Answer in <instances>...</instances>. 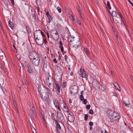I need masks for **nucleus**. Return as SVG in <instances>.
<instances>
[{"label":"nucleus","instance_id":"nucleus-13","mask_svg":"<svg viewBox=\"0 0 133 133\" xmlns=\"http://www.w3.org/2000/svg\"><path fill=\"white\" fill-rule=\"evenodd\" d=\"M62 76L60 74L59 75H56L55 77V80L56 82H58L60 84L62 81Z\"/></svg>","mask_w":133,"mask_h":133},{"label":"nucleus","instance_id":"nucleus-36","mask_svg":"<svg viewBox=\"0 0 133 133\" xmlns=\"http://www.w3.org/2000/svg\"><path fill=\"white\" fill-rule=\"evenodd\" d=\"M124 24V26L125 27L127 30H128V29H129V27L128 26L127 23L125 22L123 23Z\"/></svg>","mask_w":133,"mask_h":133},{"label":"nucleus","instance_id":"nucleus-41","mask_svg":"<svg viewBox=\"0 0 133 133\" xmlns=\"http://www.w3.org/2000/svg\"><path fill=\"white\" fill-rule=\"evenodd\" d=\"M80 99L81 101H82L84 99V97L83 95H80L79 96Z\"/></svg>","mask_w":133,"mask_h":133},{"label":"nucleus","instance_id":"nucleus-9","mask_svg":"<svg viewBox=\"0 0 133 133\" xmlns=\"http://www.w3.org/2000/svg\"><path fill=\"white\" fill-rule=\"evenodd\" d=\"M67 114H68V121L70 122H74L75 118L73 114L70 111Z\"/></svg>","mask_w":133,"mask_h":133},{"label":"nucleus","instance_id":"nucleus-7","mask_svg":"<svg viewBox=\"0 0 133 133\" xmlns=\"http://www.w3.org/2000/svg\"><path fill=\"white\" fill-rule=\"evenodd\" d=\"M81 43L79 39H78L76 40L75 42H74V43L72 44V45H71L72 47L75 48L76 49L78 47H80L81 45Z\"/></svg>","mask_w":133,"mask_h":133},{"label":"nucleus","instance_id":"nucleus-47","mask_svg":"<svg viewBox=\"0 0 133 133\" xmlns=\"http://www.w3.org/2000/svg\"><path fill=\"white\" fill-rule=\"evenodd\" d=\"M79 14L82 19H83L84 18V16L82 14L81 12H79Z\"/></svg>","mask_w":133,"mask_h":133},{"label":"nucleus","instance_id":"nucleus-55","mask_svg":"<svg viewBox=\"0 0 133 133\" xmlns=\"http://www.w3.org/2000/svg\"><path fill=\"white\" fill-rule=\"evenodd\" d=\"M68 57L66 55H65L64 56V59L65 60V61H67V59L68 58Z\"/></svg>","mask_w":133,"mask_h":133},{"label":"nucleus","instance_id":"nucleus-19","mask_svg":"<svg viewBox=\"0 0 133 133\" xmlns=\"http://www.w3.org/2000/svg\"><path fill=\"white\" fill-rule=\"evenodd\" d=\"M46 15L49 19V23H50V21L52 20V17L49 14L48 12H47L46 13Z\"/></svg>","mask_w":133,"mask_h":133},{"label":"nucleus","instance_id":"nucleus-27","mask_svg":"<svg viewBox=\"0 0 133 133\" xmlns=\"http://www.w3.org/2000/svg\"><path fill=\"white\" fill-rule=\"evenodd\" d=\"M31 110L33 114H34V116L36 118H37V115L36 114L35 110V109H34V107H32V108H31Z\"/></svg>","mask_w":133,"mask_h":133},{"label":"nucleus","instance_id":"nucleus-33","mask_svg":"<svg viewBox=\"0 0 133 133\" xmlns=\"http://www.w3.org/2000/svg\"><path fill=\"white\" fill-rule=\"evenodd\" d=\"M29 115L30 116V118L32 120H33L34 119V117L32 115V112H31V111L30 110V111L29 112Z\"/></svg>","mask_w":133,"mask_h":133},{"label":"nucleus","instance_id":"nucleus-38","mask_svg":"<svg viewBox=\"0 0 133 133\" xmlns=\"http://www.w3.org/2000/svg\"><path fill=\"white\" fill-rule=\"evenodd\" d=\"M59 119L60 121L61 122H63L64 121V116H62V117L59 118Z\"/></svg>","mask_w":133,"mask_h":133},{"label":"nucleus","instance_id":"nucleus-46","mask_svg":"<svg viewBox=\"0 0 133 133\" xmlns=\"http://www.w3.org/2000/svg\"><path fill=\"white\" fill-rule=\"evenodd\" d=\"M1 89L2 90L4 93L5 94V89H4V88L3 87H1Z\"/></svg>","mask_w":133,"mask_h":133},{"label":"nucleus","instance_id":"nucleus-8","mask_svg":"<svg viewBox=\"0 0 133 133\" xmlns=\"http://www.w3.org/2000/svg\"><path fill=\"white\" fill-rule=\"evenodd\" d=\"M36 42L38 45H41L43 43L44 39L42 36L35 39Z\"/></svg>","mask_w":133,"mask_h":133},{"label":"nucleus","instance_id":"nucleus-29","mask_svg":"<svg viewBox=\"0 0 133 133\" xmlns=\"http://www.w3.org/2000/svg\"><path fill=\"white\" fill-rule=\"evenodd\" d=\"M106 8L107 9H108L109 10L111 9V7L110 5V3L108 1H107V5L106 6Z\"/></svg>","mask_w":133,"mask_h":133},{"label":"nucleus","instance_id":"nucleus-37","mask_svg":"<svg viewBox=\"0 0 133 133\" xmlns=\"http://www.w3.org/2000/svg\"><path fill=\"white\" fill-rule=\"evenodd\" d=\"M12 99L13 101V103L14 105V106H16L17 105V104L16 102L15 101V99L14 98L13 96H12Z\"/></svg>","mask_w":133,"mask_h":133},{"label":"nucleus","instance_id":"nucleus-61","mask_svg":"<svg viewBox=\"0 0 133 133\" xmlns=\"http://www.w3.org/2000/svg\"><path fill=\"white\" fill-rule=\"evenodd\" d=\"M63 84H64L62 85L63 88L65 86L66 84V82H64L63 83Z\"/></svg>","mask_w":133,"mask_h":133},{"label":"nucleus","instance_id":"nucleus-39","mask_svg":"<svg viewBox=\"0 0 133 133\" xmlns=\"http://www.w3.org/2000/svg\"><path fill=\"white\" fill-rule=\"evenodd\" d=\"M57 9L58 11V12L59 13H61V11H62L61 9V8L60 7H59V6L57 7Z\"/></svg>","mask_w":133,"mask_h":133},{"label":"nucleus","instance_id":"nucleus-31","mask_svg":"<svg viewBox=\"0 0 133 133\" xmlns=\"http://www.w3.org/2000/svg\"><path fill=\"white\" fill-rule=\"evenodd\" d=\"M123 105L125 107H129V105L130 104L129 103H126L125 102L123 101Z\"/></svg>","mask_w":133,"mask_h":133},{"label":"nucleus","instance_id":"nucleus-2","mask_svg":"<svg viewBox=\"0 0 133 133\" xmlns=\"http://www.w3.org/2000/svg\"><path fill=\"white\" fill-rule=\"evenodd\" d=\"M39 94L42 99L45 100L49 98L50 96L52 94L51 90L48 87H46L45 89L41 90V89L38 88Z\"/></svg>","mask_w":133,"mask_h":133},{"label":"nucleus","instance_id":"nucleus-26","mask_svg":"<svg viewBox=\"0 0 133 133\" xmlns=\"http://www.w3.org/2000/svg\"><path fill=\"white\" fill-rule=\"evenodd\" d=\"M54 34L55 36L54 37L53 39H57L59 38V35L57 31Z\"/></svg>","mask_w":133,"mask_h":133},{"label":"nucleus","instance_id":"nucleus-15","mask_svg":"<svg viewBox=\"0 0 133 133\" xmlns=\"http://www.w3.org/2000/svg\"><path fill=\"white\" fill-rule=\"evenodd\" d=\"M77 93L76 89L73 88L70 89V93L72 95L74 96Z\"/></svg>","mask_w":133,"mask_h":133},{"label":"nucleus","instance_id":"nucleus-57","mask_svg":"<svg viewBox=\"0 0 133 133\" xmlns=\"http://www.w3.org/2000/svg\"><path fill=\"white\" fill-rule=\"evenodd\" d=\"M36 2L37 4L38 5L39 4L40 5L41 3V2L40 1H36Z\"/></svg>","mask_w":133,"mask_h":133},{"label":"nucleus","instance_id":"nucleus-5","mask_svg":"<svg viewBox=\"0 0 133 133\" xmlns=\"http://www.w3.org/2000/svg\"><path fill=\"white\" fill-rule=\"evenodd\" d=\"M24 64L28 72L30 74H32L34 72V69L30 65L28 62L26 61L25 62Z\"/></svg>","mask_w":133,"mask_h":133},{"label":"nucleus","instance_id":"nucleus-16","mask_svg":"<svg viewBox=\"0 0 133 133\" xmlns=\"http://www.w3.org/2000/svg\"><path fill=\"white\" fill-rule=\"evenodd\" d=\"M81 75V76L83 78H86L87 77V75L85 72V70L84 69L82 70V69L81 68L80 69Z\"/></svg>","mask_w":133,"mask_h":133},{"label":"nucleus","instance_id":"nucleus-11","mask_svg":"<svg viewBox=\"0 0 133 133\" xmlns=\"http://www.w3.org/2000/svg\"><path fill=\"white\" fill-rule=\"evenodd\" d=\"M41 30H36L34 32V36L35 39L37 38V37L39 38L41 36H42L41 34Z\"/></svg>","mask_w":133,"mask_h":133},{"label":"nucleus","instance_id":"nucleus-48","mask_svg":"<svg viewBox=\"0 0 133 133\" xmlns=\"http://www.w3.org/2000/svg\"><path fill=\"white\" fill-rule=\"evenodd\" d=\"M89 113L91 114H93L94 112L92 110L90 109L89 111Z\"/></svg>","mask_w":133,"mask_h":133},{"label":"nucleus","instance_id":"nucleus-12","mask_svg":"<svg viewBox=\"0 0 133 133\" xmlns=\"http://www.w3.org/2000/svg\"><path fill=\"white\" fill-rule=\"evenodd\" d=\"M75 37L72 36H70L68 37V41L69 42L70 45H72V44L74 43V42L76 39H74Z\"/></svg>","mask_w":133,"mask_h":133},{"label":"nucleus","instance_id":"nucleus-3","mask_svg":"<svg viewBox=\"0 0 133 133\" xmlns=\"http://www.w3.org/2000/svg\"><path fill=\"white\" fill-rule=\"evenodd\" d=\"M107 115L109 118L112 120L117 121L120 118L119 114L115 111H113L112 109H109L107 111Z\"/></svg>","mask_w":133,"mask_h":133},{"label":"nucleus","instance_id":"nucleus-64","mask_svg":"<svg viewBox=\"0 0 133 133\" xmlns=\"http://www.w3.org/2000/svg\"><path fill=\"white\" fill-rule=\"evenodd\" d=\"M56 130L58 133H60V131H59L60 130L59 129H56Z\"/></svg>","mask_w":133,"mask_h":133},{"label":"nucleus","instance_id":"nucleus-1","mask_svg":"<svg viewBox=\"0 0 133 133\" xmlns=\"http://www.w3.org/2000/svg\"><path fill=\"white\" fill-rule=\"evenodd\" d=\"M29 57L33 65L38 66L40 61V58L38 54L35 51L30 52H29Z\"/></svg>","mask_w":133,"mask_h":133},{"label":"nucleus","instance_id":"nucleus-17","mask_svg":"<svg viewBox=\"0 0 133 133\" xmlns=\"http://www.w3.org/2000/svg\"><path fill=\"white\" fill-rule=\"evenodd\" d=\"M115 23H116V25L117 26L118 29L119 30L120 29L121 27L123 26L122 22L121 21H118Z\"/></svg>","mask_w":133,"mask_h":133},{"label":"nucleus","instance_id":"nucleus-21","mask_svg":"<svg viewBox=\"0 0 133 133\" xmlns=\"http://www.w3.org/2000/svg\"><path fill=\"white\" fill-rule=\"evenodd\" d=\"M47 62L44 59L43 60L42 63L43 65V68H46L47 66Z\"/></svg>","mask_w":133,"mask_h":133},{"label":"nucleus","instance_id":"nucleus-40","mask_svg":"<svg viewBox=\"0 0 133 133\" xmlns=\"http://www.w3.org/2000/svg\"><path fill=\"white\" fill-rule=\"evenodd\" d=\"M88 115L87 114H85L84 116V120L85 121H87V120L88 118Z\"/></svg>","mask_w":133,"mask_h":133},{"label":"nucleus","instance_id":"nucleus-23","mask_svg":"<svg viewBox=\"0 0 133 133\" xmlns=\"http://www.w3.org/2000/svg\"><path fill=\"white\" fill-rule=\"evenodd\" d=\"M55 123L56 124V129H59L60 130L61 129V127L59 123H58V121H57V122H55Z\"/></svg>","mask_w":133,"mask_h":133},{"label":"nucleus","instance_id":"nucleus-14","mask_svg":"<svg viewBox=\"0 0 133 133\" xmlns=\"http://www.w3.org/2000/svg\"><path fill=\"white\" fill-rule=\"evenodd\" d=\"M64 104L63 105V108L62 109L65 112H66L67 113L69 112L70 111H69V109L67 106L66 105L65 103L63 102Z\"/></svg>","mask_w":133,"mask_h":133},{"label":"nucleus","instance_id":"nucleus-18","mask_svg":"<svg viewBox=\"0 0 133 133\" xmlns=\"http://www.w3.org/2000/svg\"><path fill=\"white\" fill-rule=\"evenodd\" d=\"M56 87L57 88V90L58 92L60 93L61 92L60 88L62 87L61 83V82L59 84V83H56Z\"/></svg>","mask_w":133,"mask_h":133},{"label":"nucleus","instance_id":"nucleus-44","mask_svg":"<svg viewBox=\"0 0 133 133\" xmlns=\"http://www.w3.org/2000/svg\"><path fill=\"white\" fill-rule=\"evenodd\" d=\"M55 107L57 109H58V111H59V112L61 111V109L60 108L59 105H58V106H57V107Z\"/></svg>","mask_w":133,"mask_h":133},{"label":"nucleus","instance_id":"nucleus-50","mask_svg":"<svg viewBox=\"0 0 133 133\" xmlns=\"http://www.w3.org/2000/svg\"><path fill=\"white\" fill-rule=\"evenodd\" d=\"M90 107L91 106L90 105H87L86 108L87 109L89 110L90 109Z\"/></svg>","mask_w":133,"mask_h":133},{"label":"nucleus","instance_id":"nucleus-35","mask_svg":"<svg viewBox=\"0 0 133 133\" xmlns=\"http://www.w3.org/2000/svg\"><path fill=\"white\" fill-rule=\"evenodd\" d=\"M115 18V19H114V22H115V23L119 21V20H120V19L119 18L117 17V16L114 17Z\"/></svg>","mask_w":133,"mask_h":133},{"label":"nucleus","instance_id":"nucleus-49","mask_svg":"<svg viewBox=\"0 0 133 133\" xmlns=\"http://www.w3.org/2000/svg\"><path fill=\"white\" fill-rule=\"evenodd\" d=\"M84 99V100L83 102V103L85 104H86L87 103V99Z\"/></svg>","mask_w":133,"mask_h":133},{"label":"nucleus","instance_id":"nucleus-22","mask_svg":"<svg viewBox=\"0 0 133 133\" xmlns=\"http://www.w3.org/2000/svg\"><path fill=\"white\" fill-rule=\"evenodd\" d=\"M57 117L59 119L64 116L62 113L61 112V111L59 112L58 111H57Z\"/></svg>","mask_w":133,"mask_h":133},{"label":"nucleus","instance_id":"nucleus-56","mask_svg":"<svg viewBox=\"0 0 133 133\" xmlns=\"http://www.w3.org/2000/svg\"><path fill=\"white\" fill-rule=\"evenodd\" d=\"M32 18L33 19H34V20L35 19L36 17H35V15L34 14H32Z\"/></svg>","mask_w":133,"mask_h":133},{"label":"nucleus","instance_id":"nucleus-34","mask_svg":"<svg viewBox=\"0 0 133 133\" xmlns=\"http://www.w3.org/2000/svg\"><path fill=\"white\" fill-rule=\"evenodd\" d=\"M27 31L29 34H30L31 33V30L29 28V27L26 25V26Z\"/></svg>","mask_w":133,"mask_h":133},{"label":"nucleus","instance_id":"nucleus-52","mask_svg":"<svg viewBox=\"0 0 133 133\" xmlns=\"http://www.w3.org/2000/svg\"><path fill=\"white\" fill-rule=\"evenodd\" d=\"M71 17H72L71 20L73 22H74V21L75 20V19L74 18V17L72 15Z\"/></svg>","mask_w":133,"mask_h":133},{"label":"nucleus","instance_id":"nucleus-54","mask_svg":"<svg viewBox=\"0 0 133 133\" xmlns=\"http://www.w3.org/2000/svg\"><path fill=\"white\" fill-rule=\"evenodd\" d=\"M127 0L128 1L129 3L130 4H131L132 6H133V4L132 3L131 1L130 0Z\"/></svg>","mask_w":133,"mask_h":133},{"label":"nucleus","instance_id":"nucleus-32","mask_svg":"<svg viewBox=\"0 0 133 133\" xmlns=\"http://www.w3.org/2000/svg\"><path fill=\"white\" fill-rule=\"evenodd\" d=\"M51 116L53 120L55 121V122H57V120L56 119L54 116V113H52L51 114Z\"/></svg>","mask_w":133,"mask_h":133},{"label":"nucleus","instance_id":"nucleus-10","mask_svg":"<svg viewBox=\"0 0 133 133\" xmlns=\"http://www.w3.org/2000/svg\"><path fill=\"white\" fill-rule=\"evenodd\" d=\"M117 13L115 11H112V12L111 15L112 16H111L110 19L111 22L113 24L114 23V19H115V18L114 17H117Z\"/></svg>","mask_w":133,"mask_h":133},{"label":"nucleus","instance_id":"nucleus-53","mask_svg":"<svg viewBox=\"0 0 133 133\" xmlns=\"http://www.w3.org/2000/svg\"><path fill=\"white\" fill-rule=\"evenodd\" d=\"M36 9H37V12L38 13V14H39V12L40 11L39 9V7H38L37 6V7H36Z\"/></svg>","mask_w":133,"mask_h":133},{"label":"nucleus","instance_id":"nucleus-20","mask_svg":"<svg viewBox=\"0 0 133 133\" xmlns=\"http://www.w3.org/2000/svg\"><path fill=\"white\" fill-rule=\"evenodd\" d=\"M84 50L87 55L89 56L90 55V52L89 50L86 47H84Z\"/></svg>","mask_w":133,"mask_h":133},{"label":"nucleus","instance_id":"nucleus-58","mask_svg":"<svg viewBox=\"0 0 133 133\" xmlns=\"http://www.w3.org/2000/svg\"><path fill=\"white\" fill-rule=\"evenodd\" d=\"M89 124L90 126H92L93 125V123L92 122H89Z\"/></svg>","mask_w":133,"mask_h":133},{"label":"nucleus","instance_id":"nucleus-42","mask_svg":"<svg viewBox=\"0 0 133 133\" xmlns=\"http://www.w3.org/2000/svg\"><path fill=\"white\" fill-rule=\"evenodd\" d=\"M120 18L123 23L125 22V19L123 16H121Z\"/></svg>","mask_w":133,"mask_h":133},{"label":"nucleus","instance_id":"nucleus-60","mask_svg":"<svg viewBox=\"0 0 133 133\" xmlns=\"http://www.w3.org/2000/svg\"><path fill=\"white\" fill-rule=\"evenodd\" d=\"M12 4L14 5L15 3L14 0H10Z\"/></svg>","mask_w":133,"mask_h":133},{"label":"nucleus","instance_id":"nucleus-25","mask_svg":"<svg viewBox=\"0 0 133 133\" xmlns=\"http://www.w3.org/2000/svg\"><path fill=\"white\" fill-rule=\"evenodd\" d=\"M57 30L54 29H52L51 31L50 35L53 38L55 36L54 34L56 31Z\"/></svg>","mask_w":133,"mask_h":133},{"label":"nucleus","instance_id":"nucleus-4","mask_svg":"<svg viewBox=\"0 0 133 133\" xmlns=\"http://www.w3.org/2000/svg\"><path fill=\"white\" fill-rule=\"evenodd\" d=\"M55 81L53 78L51 76L48 77L46 79V83L49 87L50 89H52V84H54Z\"/></svg>","mask_w":133,"mask_h":133},{"label":"nucleus","instance_id":"nucleus-51","mask_svg":"<svg viewBox=\"0 0 133 133\" xmlns=\"http://www.w3.org/2000/svg\"><path fill=\"white\" fill-rule=\"evenodd\" d=\"M55 70L56 71H58V69H59V68L58 66L57 65L55 67Z\"/></svg>","mask_w":133,"mask_h":133},{"label":"nucleus","instance_id":"nucleus-59","mask_svg":"<svg viewBox=\"0 0 133 133\" xmlns=\"http://www.w3.org/2000/svg\"><path fill=\"white\" fill-rule=\"evenodd\" d=\"M53 61L55 63H57V60L55 58L53 60Z\"/></svg>","mask_w":133,"mask_h":133},{"label":"nucleus","instance_id":"nucleus-30","mask_svg":"<svg viewBox=\"0 0 133 133\" xmlns=\"http://www.w3.org/2000/svg\"><path fill=\"white\" fill-rule=\"evenodd\" d=\"M114 85L115 88L117 90H118V88H119V87L118 83L117 82H115L114 83Z\"/></svg>","mask_w":133,"mask_h":133},{"label":"nucleus","instance_id":"nucleus-6","mask_svg":"<svg viewBox=\"0 0 133 133\" xmlns=\"http://www.w3.org/2000/svg\"><path fill=\"white\" fill-rule=\"evenodd\" d=\"M92 85L93 87L96 89L100 90L101 89V87H102L103 85H101L100 83L97 81V80L94 79L92 82Z\"/></svg>","mask_w":133,"mask_h":133},{"label":"nucleus","instance_id":"nucleus-24","mask_svg":"<svg viewBox=\"0 0 133 133\" xmlns=\"http://www.w3.org/2000/svg\"><path fill=\"white\" fill-rule=\"evenodd\" d=\"M53 102L55 107L59 105V103L57 99L53 100Z\"/></svg>","mask_w":133,"mask_h":133},{"label":"nucleus","instance_id":"nucleus-43","mask_svg":"<svg viewBox=\"0 0 133 133\" xmlns=\"http://www.w3.org/2000/svg\"><path fill=\"white\" fill-rule=\"evenodd\" d=\"M59 44H60V45H59V47H63V44H62V41H60L59 42Z\"/></svg>","mask_w":133,"mask_h":133},{"label":"nucleus","instance_id":"nucleus-63","mask_svg":"<svg viewBox=\"0 0 133 133\" xmlns=\"http://www.w3.org/2000/svg\"><path fill=\"white\" fill-rule=\"evenodd\" d=\"M76 19L77 20V23H79V22H80L79 19L78 17H76Z\"/></svg>","mask_w":133,"mask_h":133},{"label":"nucleus","instance_id":"nucleus-62","mask_svg":"<svg viewBox=\"0 0 133 133\" xmlns=\"http://www.w3.org/2000/svg\"><path fill=\"white\" fill-rule=\"evenodd\" d=\"M59 48H61V51L62 52H63V51H64V48H63V47H59Z\"/></svg>","mask_w":133,"mask_h":133},{"label":"nucleus","instance_id":"nucleus-45","mask_svg":"<svg viewBox=\"0 0 133 133\" xmlns=\"http://www.w3.org/2000/svg\"><path fill=\"white\" fill-rule=\"evenodd\" d=\"M26 82L28 84H30V82L27 76H26Z\"/></svg>","mask_w":133,"mask_h":133},{"label":"nucleus","instance_id":"nucleus-28","mask_svg":"<svg viewBox=\"0 0 133 133\" xmlns=\"http://www.w3.org/2000/svg\"><path fill=\"white\" fill-rule=\"evenodd\" d=\"M9 26L11 27V29L13 30L14 27V25L13 23L10 21H9Z\"/></svg>","mask_w":133,"mask_h":133}]
</instances>
